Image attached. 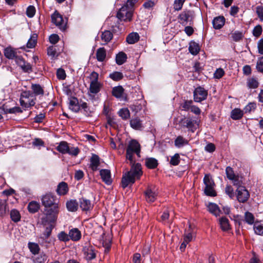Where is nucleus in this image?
Returning a JSON list of instances; mask_svg holds the SVG:
<instances>
[{"label":"nucleus","mask_w":263,"mask_h":263,"mask_svg":"<svg viewBox=\"0 0 263 263\" xmlns=\"http://www.w3.org/2000/svg\"><path fill=\"white\" fill-rule=\"evenodd\" d=\"M126 151V159L130 161L132 166L130 171L125 173L122 177V186L123 188L134 184L136 179H139L143 173L141 164L135 163L133 157L134 154H136L138 157H140V144L135 140H131L127 145Z\"/></svg>","instance_id":"1"},{"label":"nucleus","mask_w":263,"mask_h":263,"mask_svg":"<svg viewBox=\"0 0 263 263\" xmlns=\"http://www.w3.org/2000/svg\"><path fill=\"white\" fill-rule=\"evenodd\" d=\"M138 0H127L126 4L118 11L117 17L121 21H130L133 14V7Z\"/></svg>","instance_id":"2"},{"label":"nucleus","mask_w":263,"mask_h":263,"mask_svg":"<svg viewBox=\"0 0 263 263\" xmlns=\"http://www.w3.org/2000/svg\"><path fill=\"white\" fill-rule=\"evenodd\" d=\"M199 122L200 121L196 117L186 116L180 120L179 124L181 127L194 133L198 127Z\"/></svg>","instance_id":"3"},{"label":"nucleus","mask_w":263,"mask_h":263,"mask_svg":"<svg viewBox=\"0 0 263 263\" xmlns=\"http://www.w3.org/2000/svg\"><path fill=\"white\" fill-rule=\"evenodd\" d=\"M35 100V96L29 91H23L20 99L21 105L25 108L34 105Z\"/></svg>","instance_id":"4"},{"label":"nucleus","mask_w":263,"mask_h":263,"mask_svg":"<svg viewBox=\"0 0 263 263\" xmlns=\"http://www.w3.org/2000/svg\"><path fill=\"white\" fill-rule=\"evenodd\" d=\"M203 183L205 185L204 190L206 195L214 197L216 196V193L214 189L215 184L211 176L209 174H205L203 178Z\"/></svg>","instance_id":"5"},{"label":"nucleus","mask_w":263,"mask_h":263,"mask_svg":"<svg viewBox=\"0 0 263 263\" xmlns=\"http://www.w3.org/2000/svg\"><path fill=\"white\" fill-rule=\"evenodd\" d=\"M46 216L42 219L43 223L44 222H54L58 218L59 213V205H56L52 208L45 209Z\"/></svg>","instance_id":"6"},{"label":"nucleus","mask_w":263,"mask_h":263,"mask_svg":"<svg viewBox=\"0 0 263 263\" xmlns=\"http://www.w3.org/2000/svg\"><path fill=\"white\" fill-rule=\"evenodd\" d=\"M42 204L46 208H50L59 205L55 196L51 193H47L42 198Z\"/></svg>","instance_id":"7"},{"label":"nucleus","mask_w":263,"mask_h":263,"mask_svg":"<svg viewBox=\"0 0 263 263\" xmlns=\"http://www.w3.org/2000/svg\"><path fill=\"white\" fill-rule=\"evenodd\" d=\"M194 100L196 102H201L207 98L208 91L204 88L199 86L194 91Z\"/></svg>","instance_id":"8"},{"label":"nucleus","mask_w":263,"mask_h":263,"mask_svg":"<svg viewBox=\"0 0 263 263\" xmlns=\"http://www.w3.org/2000/svg\"><path fill=\"white\" fill-rule=\"evenodd\" d=\"M91 77L93 79L90 84L89 91L94 94L98 93L100 90L101 84L98 82V74L96 72H92Z\"/></svg>","instance_id":"9"},{"label":"nucleus","mask_w":263,"mask_h":263,"mask_svg":"<svg viewBox=\"0 0 263 263\" xmlns=\"http://www.w3.org/2000/svg\"><path fill=\"white\" fill-rule=\"evenodd\" d=\"M236 197L239 202L245 203L248 200L250 194L245 186H239L236 190Z\"/></svg>","instance_id":"10"},{"label":"nucleus","mask_w":263,"mask_h":263,"mask_svg":"<svg viewBox=\"0 0 263 263\" xmlns=\"http://www.w3.org/2000/svg\"><path fill=\"white\" fill-rule=\"evenodd\" d=\"M53 228V226L51 224L46 227L45 231L40 237V241L41 244L44 245L47 248L48 247L47 244L50 243L51 240L49 237L51 235Z\"/></svg>","instance_id":"11"},{"label":"nucleus","mask_w":263,"mask_h":263,"mask_svg":"<svg viewBox=\"0 0 263 263\" xmlns=\"http://www.w3.org/2000/svg\"><path fill=\"white\" fill-rule=\"evenodd\" d=\"M193 17V11L187 10L183 11L178 16V18L180 21V23L183 25H186L189 22H192Z\"/></svg>","instance_id":"12"},{"label":"nucleus","mask_w":263,"mask_h":263,"mask_svg":"<svg viewBox=\"0 0 263 263\" xmlns=\"http://www.w3.org/2000/svg\"><path fill=\"white\" fill-rule=\"evenodd\" d=\"M15 62L24 72L28 73L32 72V68L30 64L26 62L21 56L16 58Z\"/></svg>","instance_id":"13"},{"label":"nucleus","mask_w":263,"mask_h":263,"mask_svg":"<svg viewBox=\"0 0 263 263\" xmlns=\"http://www.w3.org/2000/svg\"><path fill=\"white\" fill-rule=\"evenodd\" d=\"M51 21L52 23L58 26L60 29L64 30L65 29V24L64 21L61 15L57 11H55L51 15Z\"/></svg>","instance_id":"14"},{"label":"nucleus","mask_w":263,"mask_h":263,"mask_svg":"<svg viewBox=\"0 0 263 263\" xmlns=\"http://www.w3.org/2000/svg\"><path fill=\"white\" fill-rule=\"evenodd\" d=\"M144 194L146 200L148 202H154L157 197V193L154 187H148L145 191Z\"/></svg>","instance_id":"15"},{"label":"nucleus","mask_w":263,"mask_h":263,"mask_svg":"<svg viewBox=\"0 0 263 263\" xmlns=\"http://www.w3.org/2000/svg\"><path fill=\"white\" fill-rule=\"evenodd\" d=\"M80 207L82 211L87 212L90 211L93 208V204L90 200L84 198H82L79 200Z\"/></svg>","instance_id":"16"},{"label":"nucleus","mask_w":263,"mask_h":263,"mask_svg":"<svg viewBox=\"0 0 263 263\" xmlns=\"http://www.w3.org/2000/svg\"><path fill=\"white\" fill-rule=\"evenodd\" d=\"M100 174L102 180L107 185H109L112 182L111 174L109 170L107 169H102L100 171Z\"/></svg>","instance_id":"17"},{"label":"nucleus","mask_w":263,"mask_h":263,"mask_svg":"<svg viewBox=\"0 0 263 263\" xmlns=\"http://www.w3.org/2000/svg\"><path fill=\"white\" fill-rule=\"evenodd\" d=\"M225 22V18L223 16H219L215 17L212 21L213 28L215 29H221L224 26Z\"/></svg>","instance_id":"18"},{"label":"nucleus","mask_w":263,"mask_h":263,"mask_svg":"<svg viewBox=\"0 0 263 263\" xmlns=\"http://www.w3.org/2000/svg\"><path fill=\"white\" fill-rule=\"evenodd\" d=\"M100 164V158L96 154H92L90 159V168L93 171H96Z\"/></svg>","instance_id":"19"},{"label":"nucleus","mask_w":263,"mask_h":263,"mask_svg":"<svg viewBox=\"0 0 263 263\" xmlns=\"http://www.w3.org/2000/svg\"><path fill=\"white\" fill-rule=\"evenodd\" d=\"M69 107L74 112H77L80 110V105L77 98L72 97L70 98Z\"/></svg>","instance_id":"20"},{"label":"nucleus","mask_w":263,"mask_h":263,"mask_svg":"<svg viewBox=\"0 0 263 263\" xmlns=\"http://www.w3.org/2000/svg\"><path fill=\"white\" fill-rule=\"evenodd\" d=\"M4 53L5 56L9 59H15V60L16 57H21L17 55L15 50L11 47L6 48L4 49Z\"/></svg>","instance_id":"21"},{"label":"nucleus","mask_w":263,"mask_h":263,"mask_svg":"<svg viewBox=\"0 0 263 263\" xmlns=\"http://www.w3.org/2000/svg\"><path fill=\"white\" fill-rule=\"evenodd\" d=\"M69 236L70 239L73 241H78L81 237V233L77 228H73L69 232Z\"/></svg>","instance_id":"22"},{"label":"nucleus","mask_w":263,"mask_h":263,"mask_svg":"<svg viewBox=\"0 0 263 263\" xmlns=\"http://www.w3.org/2000/svg\"><path fill=\"white\" fill-rule=\"evenodd\" d=\"M130 125L133 128L136 130H141L143 128L142 122L138 117L132 119L130 121Z\"/></svg>","instance_id":"23"},{"label":"nucleus","mask_w":263,"mask_h":263,"mask_svg":"<svg viewBox=\"0 0 263 263\" xmlns=\"http://www.w3.org/2000/svg\"><path fill=\"white\" fill-rule=\"evenodd\" d=\"M207 207L208 211L215 216L217 217L220 215L221 211L216 204L214 203H210L208 205Z\"/></svg>","instance_id":"24"},{"label":"nucleus","mask_w":263,"mask_h":263,"mask_svg":"<svg viewBox=\"0 0 263 263\" xmlns=\"http://www.w3.org/2000/svg\"><path fill=\"white\" fill-rule=\"evenodd\" d=\"M68 191L67 184L65 182H61L58 186L57 192L59 195H64L66 194Z\"/></svg>","instance_id":"25"},{"label":"nucleus","mask_w":263,"mask_h":263,"mask_svg":"<svg viewBox=\"0 0 263 263\" xmlns=\"http://www.w3.org/2000/svg\"><path fill=\"white\" fill-rule=\"evenodd\" d=\"M106 57V51L103 47L99 48L96 51V58L99 62H103Z\"/></svg>","instance_id":"26"},{"label":"nucleus","mask_w":263,"mask_h":263,"mask_svg":"<svg viewBox=\"0 0 263 263\" xmlns=\"http://www.w3.org/2000/svg\"><path fill=\"white\" fill-rule=\"evenodd\" d=\"M145 163L146 167L149 169L155 168L158 165L157 160L154 158H146Z\"/></svg>","instance_id":"27"},{"label":"nucleus","mask_w":263,"mask_h":263,"mask_svg":"<svg viewBox=\"0 0 263 263\" xmlns=\"http://www.w3.org/2000/svg\"><path fill=\"white\" fill-rule=\"evenodd\" d=\"M140 36L138 33L132 32L129 34L126 37V41L128 44H133L137 42Z\"/></svg>","instance_id":"28"},{"label":"nucleus","mask_w":263,"mask_h":263,"mask_svg":"<svg viewBox=\"0 0 263 263\" xmlns=\"http://www.w3.org/2000/svg\"><path fill=\"white\" fill-rule=\"evenodd\" d=\"M189 50L193 55H196L199 53L200 47L199 44L194 41H192L190 43Z\"/></svg>","instance_id":"29"},{"label":"nucleus","mask_w":263,"mask_h":263,"mask_svg":"<svg viewBox=\"0 0 263 263\" xmlns=\"http://www.w3.org/2000/svg\"><path fill=\"white\" fill-rule=\"evenodd\" d=\"M67 210L70 212H75L78 209V203L76 200H70L66 203Z\"/></svg>","instance_id":"30"},{"label":"nucleus","mask_w":263,"mask_h":263,"mask_svg":"<svg viewBox=\"0 0 263 263\" xmlns=\"http://www.w3.org/2000/svg\"><path fill=\"white\" fill-rule=\"evenodd\" d=\"M124 89L121 86L114 87L112 90V95L117 98H120L122 97Z\"/></svg>","instance_id":"31"},{"label":"nucleus","mask_w":263,"mask_h":263,"mask_svg":"<svg viewBox=\"0 0 263 263\" xmlns=\"http://www.w3.org/2000/svg\"><path fill=\"white\" fill-rule=\"evenodd\" d=\"M243 115V111L239 108H235L232 110L231 113V117L233 120H239Z\"/></svg>","instance_id":"32"},{"label":"nucleus","mask_w":263,"mask_h":263,"mask_svg":"<svg viewBox=\"0 0 263 263\" xmlns=\"http://www.w3.org/2000/svg\"><path fill=\"white\" fill-rule=\"evenodd\" d=\"M31 89L33 91L35 96L43 95L44 94V91L43 87L37 84H32L31 85Z\"/></svg>","instance_id":"33"},{"label":"nucleus","mask_w":263,"mask_h":263,"mask_svg":"<svg viewBox=\"0 0 263 263\" xmlns=\"http://www.w3.org/2000/svg\"><path fill=\"white\" fill-rule=\"evenodd\" d=\"M69 145L65 141L61 142L59 145L57 147V150L60 153L65 154L67 153Z\"/></svg>","instance_id":"34"},{"label":"nucleus","mask_w":263,"mask_h":263,"mask_svg":"<svg viewBox=\"0 0 263 263\" xmlns=\"http://www.w3.org/2000/svg\"><path fill=\"white\" fill-rule=\"evenodd\" d=\"M127 59L126 54L123 52H120L116 55V61L118 65H121L124 63Z\"/></svg>","instance_id":"35"},{"label":"nucleus","mask_w":263,"mask_h":263,"mask_svg":"<svg viewBox=\"0 0 263 263\" xmlns=\"http://www.w3.org/2000/svg\"><path fill=\"white\" fill-rule=\"evenodd\" d=\"M175 145L176 147L180 148L188 144V141L183 137L178 136L175 140Z\"/></svg>","instance_id":"36"},{"label":"nucleus","mask_w":263,"mask_h":263,"mask_svg":"<svg viewBox=\"0 0 263 263\" xmlns=\"http://www.w3.org/2000/svg\"><path fill=\"white\" fill-rule=\"evenodd\" d=\"M37 34L36 33H32L29 39L27 47L29 48H32L35 47L37 42Z\"/></svg>","instance_id":"37"},{"label":"nucleus","mask_w":263,"mask_h":263,"mask_svg":"<svg viewBox=\"0 0 263 263\" xmlns=\"http://www.w3.org/2000/svg\"><path fill=\"white\" fill-rule=\"evenodd\" d=\"M101 37L103 41L105 43H107L112 39L113 35L110 31L105 30L102 32Z\"/></svg>","instance_id":"38"},{"label":"nucleus","mask_w":263,"mask_h":263,"mask_svg":"<svg viewBox=\"0 0 263 263\" xmlns=\"http://www.w3.org/2000/svg\"><path fill=\"white\" fill-rule=\"evenodd\" d=\"M40 208V204L36 201L30 202L28 205V211L32 213H35L38 211Z\"/></svg>","instance_id":"39"},{"label":"nucleus","mask_w":263,"mask_h":263,"mask_svg":"<svg viewBox=\"0 0 263 263\" xmlns=\"http://www.w3.org/2000/svg\"><path fill=\"white\" fill-rule=\"evenodd\" d=\"M10 217L11 220L14 222H18L21 220L20 212L15 209H13L11 211Z\"/></svg>","instance_id":"40"},{"label":"nucleus","mask_w":263,"mask_h":263,"mask_svg":"<svg viewBox=\"0 0 263 263\" xmlns=\"http://www.w3.org/2000/svg\"><path fill=\"white\" fill-rule=\"evenodd\" d=\"M219 223L221 229L223 231H227L230 229L229 220L225 217H222L219 219Z\"/></svg>","instance_id":"41"},{"label":"nucleus","mask_w":263,"mask_h":263,"mask_svg":"<svg viewBox=\"0 0 263 263\" xmlns=\"http://www.w3.org/2000/svg\"><path fill=\"white\" fill-rule=\"evenodd\" d=\"M118 114L123 119L126 120L130 117V112L127 108H123L118 111Z\"/></svg>","instance_id":"42"},{"label":"nucleus","mask_w":263,"mask_h":263,"mask_svg":"<svg viewBox=\"0 0 263 263\" xmlns=\"http://www.w3.org/2000/svg\"><path fill=\"white\" fill-rule=\"evenodd\" d=\"M109 78L115 81H118L123 79V75L121 72L115 71L109 74Z\"/></svg>","instance_id":"43"},{"label":"nucleus","mask_w":263,"mask_h":263,"mask_svg":"<svg viewBox=\"0 0 263 263\" xmlns=\"http://www.w3.org/2000/svg\"><path fill=\"white\" fill-rule=\"evenodd\" d=\"M231 37L235 42H238L242 39L243 37V33L239 31H236L231 33Z\"/></svg>","instance_id":"44"},{"label":"nucleus","mask_w":263,"mask_h":263,"mask_svg":"<svg viewBox=\"0 0 263 263\" xmlns=\"http://www.w3.org/2000/svg\"><path fill=\"white\" fill-rule=\"evenodd\" d=\"M254 216L249 212H246L245 214V220L249 224H252L254 222Z\"/></svg>","instance_id":"45"},{"label":"nucleus","mask_w":263,"mask_h":263,"mask_svg":"<svg viewBox=\"0 0 263 263\" xmlns=\"http://www.w3.org/2000/svg\"><path fill=\"white\" fill-rule=\"evenodd\" d=\"M254 230L255 234L263 236V225L259 222H255L254 224Z\"/></svg>","instance_id":"46"},{"label":"nucleus","mask_w":263,"mask_h":263,"mask_svg":"<svg viewBox=\"0 0 263 263\" xmlns=\"http://www.w3.org/2000/svg\"><path fill=\"white\" fill-rule=\"evenodd\" d=\"M247 85L250 88L255 89L258 87L259 83L256 79L251 78L248 80Z\"/></svg>","instance_id":"47"},{"label":"nucleus","mask_w":263,"mask_h":263,"mask_svg":"<svg viewBox=\"0 0 263 263\" xmlns=\"http://www.w3.org/2000/svg\"><path fill=\"white\" fill-rule=\"evenodd\" d=\"M28 247L30 251L34 254H38L39 252V247L37 244L35 243L29 242L28 243Z\"/></svg>","instance_id":"48"},{"label":"nucleus","mask_w":263,"mask_h":263,"mask_svg":"<svg viewBox=\"0 0 263 263\" xmlns=\"http://www.w3.org/2000/svg\"><path fill=\"white\" fill-rule=\"evenodd\" d=\"M193 101L192 100H186L181 105V107L182 109L185 111H189L191 109V108L193 106Z\"/></svg>","instance_id":"49"},{"label":"nucleus","mask_w":263,"mask_h":263,"mask_svg":"<svg viewBox=\"0 0 263 263\" xmlns=\"http://www.w3.org/2000/svg\"><path fill=\"white\" fill-rule=\"evenodd\" d=\"M80 150L78 147H74L69 145L67 154L72 156H77Z\"/></svg>","instance_id":"50"},{"label":"nucleus","mask_w":263,"mask_h":263,"mask_svg":"<svg viewBox=\"0 0 263 263\" xmlns=\"http://www.w3.org/2000/svg\"><path fill=\"white\" fill-rule=\"evenodd\" d=\"M226 174L227 178L231 180L234 179V177L236 176L234 172V171L230 166H227L226 169Z\"/></svg>","instance_id":"51"},{"label":"nucleus","mask_w":263,"mask_h":263,"mask_svg":"<svg viewBox=\"0 0 263 263\" xmlns=\"http://www.w3.org/2000/svg\"><path fill=\"white\" fill-rule=\"evenodd\" d=\"M58 238L60 241L66 242L69 240V234H66L64 231H62L58 235Z\"/></svg>","instance_id":"52"},{"label":"nucleus","mask_w":263,"mask_h":263,"mask_svg":"<svg viewBox=\"0 0 263 263\" xmlns=\"http://www.w3.org/2000/svg\"><path fill=\"white\" fill-rule=\"evenodd\" d=\"M242 177L239 176L238 175H236L234 177V179H231V180L232 181L234 185L237 186V187L239 186H242L241 185L242 183Z\"/></svg>","instance_id":"53"},{"label":"nucleus","mask_w":263,"mask_h":263,"mask_svg":"<svg viewBox=\"0 0 263 263\" xmlns=\"http://www.w3.org/2000/svg\"><path fill=\"white\" fill-rule=\"evenodd\" d=\"M170 164L171 165L176 166L179 164L180 163V156L178 154H175L173 156H172L171 158Z\"/></svg>","instance_id":"54"},{"label":"nucleus","mask_w":263,"mask_h":263,"mask_svg":"<svg viewBox=\"0 0 263 263\" xmlns=\"http://www.w3.org/2000/svg\"><path fill=\"white\" fill-rule=\"evenodd\" d=\"M256 107V104L254 103H250L243 109L245 113H250L252 111H254Z\"/></svg>","instance_id":"55"},{"label":"nucleus","mask_w":263,"mask_h":263,"mask_svg":"<svg viewBox=\"0 0 263 263\" xmlns=\"http://www.w3.org/2000/svg\"><path fill=\"white\" fill-rule=\"evenodd\" d=\"M170 216V214L167 210H165L162 215H161V221L163 222L164 223H169L170 221L168 220V218Z\"/></svg>","instance_id":"56"},{"label":"nucleus","mask_w":263,"mask_h":263,"mask_svg":"<svg viewBox=\"0 0 263 263\" xmlns=\"http://www.w3.org/2000/svg\"><path fill=\"white\" fill-rule=\"evenodd\" d=\"M185 0H175L174 3V9L176 11L180 10Z\"/></svg>","instance_id":"57"},{"label":"nucleus","mask_w":263,"mask_h":263,"mask_svg":"<svg viewBox=\"0 0 263 263\" xmlns=\"http://www.w3.org/2000/svg\"><path fill=\"white\" fill-rule=\"evenodd\" d=\"M262 29L260 25L256 26L253 30V34L255 37H259L262 33Z\"/></svg>","instance_id":"58"},{"label":"nucleus","mask_w":263,"mask_h":263,"mask_svg":"<svg viewBox=\"0 0 263 263\" xmlns=\"http://www.w3.org/2000/svg\"><path fill=\"white\" fill-rule=\"evenodd\" d=\"M256 68L258 71L263 73V56L257 60Z\"/></svg>","instance_id":"59"},{"label":"nucleus","mask_w":263,"mask_h":263,"mask_svg":"<svg viewBox=\"0 0 263 263\" xmlns=\"http://www.w3.org/2000/svg\"><path fill=\"white\" fill-rule=\"evenodd\" d=\"M6 201L0 199V216H2L6 213Z\"/></svg>","instance_id":"60"},{"label":"nucleus","mask_w":263,"mask_h":263,"mask_svg":"<svg viewBox=\"0 0 263 263\" xmlns=\"http://www.w3.org/2000/svg\"><path fill=\"white\" fill-rule=\"evenodd\" d=\"M35 13V7L33 6H29L26 10V15L29 17H32Z\"/></svg>","instance_id":"61"},{"label":"nucleus","mask_w":263,"mask_h":263,"mask_svg":"<svg viewBox=\"0 0 263 263\" xmlns=\"http://www.w3.org/2000/svg\"><path fill=\"white\" fill-rule=\"evenodd\" d=\"M57 76L59 80H64L66 78V73L63 69L59 68L57 71Z\"/></svg>","instance_id":"62"},{"label":"nucleus","mask_w":263,"mask_h":263,"mask_svg":"<svg viewBox=\"0 0 263 263\" xmlns=\"http://www.w3.org/2000/svg\"><path fill=\"white\" fill-rule=\"evenodd\" d=\"M256 13L260 21H263V7L258 6L256 7Z\"/></svg>","instance_id":"63"},{"label":"nucleus","mask_w":263,"mask_h":263,"mask_svg":"<svg viewBox=\"0 0 263 263\" xmlns=\"http://www.w3.org/2000/svg\"><path fill=\"white\" fill-rule=\"evenodd\" d=\"M46 259V255L44 254H41L35 257V261L36 263H44Z\"/></svg>","instance_id":"64"}]
</instances>
